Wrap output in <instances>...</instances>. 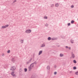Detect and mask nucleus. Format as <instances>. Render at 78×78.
Here are the masks:
<instances>
[{
    "mask_svg": "<svg viewBox=\"0 0 78 78\" xmlns=\"http://www.w3.org/2000/svg\"><path fill=\"white\" fill-rule=\"evenodd\" d=\"M60 56L61 57H62L64 56V55L63 54H61L60 55Z\"/></svg>",
    "mask_w": 78,
    "mask_h": 78,
    "instance_id": "6e6552de",
    "label": "nucleus"
},
{
    "mask_svg": "<svg viewBox=\"0 0 78 78\" xmlns=\"http://www.w3.org/2000/svg\"><path fill=\"white\" fill-rule=\"evenodd\" d=\"M7 53H10V50H9L8 51H7Z\"/></svg>",
    "mask_w": 78,
    "mask_h": 78,
    "instance_id": "f3484780",
    "label": "nucleus"
},
{
    "mask_svg": "<svg viewBox=\"0 0 78 78\" xmlns=\"http://www.w3.org/2000/svg\"><path fill=\"white\" fill-rule=\"evenodd\" d=\"M48 24H46V27H48Z\"/></svg>",
    "mask_w": 78,
    "mask_h": 78,
    "instance_id": "c85d7f7f",
    "label": "nucleus"
},
{
    "mask_svg": "<svg viewBox=\"0 0 78 78\" xmlns=\"http://www.w3.org/2000/svg\"><path fill=\"white\" fill-rule=\"evenodd\" d=\"M45 47V44H43L41 46V47Z\"/></svg>",
    "mask_w": 78,
    "mask_h": 78,
    "instance_id": "ddd939ff",
    "label": "nucleus"
},
{
    "mask_svg": "<svg viewBox=\"0 0 78 78\" xmlns=\"http://www.w3.org/2000/svg\"><path fill=\"white\" fill-rule=\"evenodd\" d=\"M47 69H48V70H49V69H50V66H47Z\"/></svg>",
    "mask_w": 78,
    "mask_h": 78,
    "instance_id": "9d476101",
    "label": "nucleus"
},
{
    "mask_svg": "<svg viewBox=\"0 0 78 78\" xmlns=\"http://www.w3.org/2000/svg\"><path fill=\"white\" fill-rule=\"evenodd\" d=\"M9 26V25H6L5 26H4L2 27V28H7Z\"/></svg>",
    "mask_w": 78,
    "mask_h": 78,
    "instance_id": "7ed1b4c3",
    "label": "nucleus"
},
{
    "mask_svg": "<svg viewBox=\"0 0 78 78\" xmlns=\"http://www.w3.org/2000/svg\"><path fill=\"white\" fill-rule=\"evenodd\" d=\"M31 32V31L30 30H28L26 31V33H30Z\"/></svg>",
    "mask_w": 78,
    "mask_h": 78,
    "instance_id": "20e7f679",
    "label": "nucleus"
},
{
    "mask_svg": "<svg viewBox=\"0 0 78 78\" xmlns=\"http://www.w3.org/2000/svg\"><path fill=\"white\" fill-rule=\"evenodd\" d=\"M16 69V67H15V66H13L11 68L10 70H15Z\"/></svg>",
    "mask_w": 78,
    "mask_h": 78,
    "instance_id": "f03ea898",
    "label": "nucleus"
},
{
    "mask_svg": "<svg viewBox=\"0 0 78 78\" xmlns=\"http://www.w3.org/2000/svg\"><path fill=\"white\" fill-rule=\"evenodd\" d=\"M28 62H27V64H28Z\"/></svg>",
    "mask_w": 78,
    "mask_h": 78,
    "instance_id": "7c9ffc66",
    "label": "nucleus"
},
{
    "mask_svg": "<svg viewBox=\"0 0 78 78\" xmlns=\"http://www.w3.org/2000/svg\"><path fill=\"white\" fill-rule=\"evenodd\" d=\"M69 48V50H70V49H71L70 47L69 48Z\"/></svg>",
    "mask_w": 78,
    "mask_h": 78,
    "instance_id": "cd10ccee",
    "label": "nucleus"
},
{
    "mask_svg": "<svg viewBox=\"0 0 78 78\" xmlns=\"http://www.w3.org/2000/svg\"><path fill=\"white\" fill-rule=\"evenodd\" d=\"M73 62L75 64H76V60H74Z\"/></svg>",
    "mask_w": 78,
    "mask_h": 78,
    "instance_id": "9b49d317",
    "label": "nucleus"
},
{
    "mask_svg": "<svg viewBox=\"0 0 78 78\" xmlns=\"http://www.w3.org/2000/svg\"><path fill=\"white\" fill-rule=\"evenodd\" d=\"M56 39H57V38H52V40H56Z\"/></svg>",
    "mask_w": 78,
    "mask_h": 78,
    "instance_id": "f8f14e48",
    "label": "nucleus"
},
{
    "mask_svg": "<svg viewBox=\"0 0 78 78\" xmlns=\"http://www.w3.org/2000/svg\"><path fill=\"white\" fill-rule=\"evenodd\" d=\"M75 74H76V75H78V72L75 73Z\"/></svg>",
    "mask_w": 78,
    "mask_h": 78,
    "instance_id": "6ab92c4d",
    "label": "nucleus"
},
{
    "mask_svg": "<svg viewBox=\"0 0 78 78\" xmlns=\"http://www.w3.org/2000/svg\"><path fill=\"white\" fill-rule=\"evenodd\" d=\"M73 7H74V6H73V5H72L71 6V8H73Z\"/></svg>",
    "mask_w": 78,
    "mask_h": 78,
    "instance_id": "4be33fe9",
    "label": "nucleus"
},
{
    "mask_svg": "<svg viewBox=\"0 0 78 78\" xmlns=\"http://www.w3.org/2000/svg\"><path fill=\"white\" fill-rule=\"evenodd\" d=\"M76 69V67H73V69Z\"/></svg>",
    "mask_w": 78,
    "mask_h": 78,
    "instance_id": "412c9836",
    "label": "nucleus"
},
{
    "mask_svg": "<svg viewBox=\"0 0 78 78\" xmlns=\"http://www.w3.org/2000/svg\"><path fill=\"white\" fill-rule=\"evenodd\" d=\"M59 6V4H55V6H56V7H58V6Z\"/></svg>",
    "mask_w": 78,
    "mask_h": 78,
    "instance_id": "1a4fd4ad",
    "label": "nucleus"
},
{
    "mask_svg": "<svg viewBox=\"0 0 78 78\" xmlns=\"http://www.w3.org/2000/svg\"><path fill=\"white\" fill-rule=\"evenodd\" d=\"M54 6V5H53V4L51 6V7H53V6Z\"/></svg>",
    "mask_w": 78,
    "mask_h": 78,
    "instance_id": "bb28decb",
    "label": "nucleus"
},
{
    "mask_svg": "<svg viewBox=\"0 0 78 78\" xmlns=\"http://www.w3.org/2000/svg\"><path fill=\"white\" fill-rule=\"evenodd\" d=\"M48 40H50V39H51V38H50V37H49L48 38Z\"/></svg>",
    "mask_w": 78,
    "mask_h": 78,
    "instance_id": "a211bd4d",
    "label": "nucleus"
},
{
    "mask_svg": "<svg viewBox=\"0 0 78 78\" xmlns=\"http://www.w3.org/2000/svg\"><path fill=\"white\" fill-rule=\"evenodd\" d=\"M24 71H25V72H27V69L25 68L24 69Z\"/></svg>",
    "mask_w": 78,
    "mask_h": 78,
    "instance_id": "4468645a",
    "label": "nucleus"
},
{
    "mask_svg": "<svg viewBox=\"0 0 78 78\" xmlns=\"http://www.w3.org/2000/svg\"><path fill=\"white\" fill-rule=\"evenodd\" d=\"M66 48H68V47L66 46Z\"/></svg>",
    "mask_w": 78,
    "mask_h": 78,
    "instance_id": "c756f323",
    "label": "nucleus"
},
{
    "mask_svg": "<svg viewBox=\"0 0 78 78\" xmlns=\"http://www.w3.org/2000/svg\"><path fill=\"white\" fill-rule=\"evenodd\" d=\"M68 26H70V23H69L68 24Z\"/></svg>",
    "mask_w": 78,
    "mask_h": 78,
    "instance_id": "5701e85b",
    "label": "nucleus"
},
{
    "mask_svg": "<svg viewBox=\"0 0 78 78\" xmlns=\"http://www.w3.org/2000/svg\"><path fill=\"white\" fill-rule=\"evenodd\" d=\"M56 73H57L56 72H55L54 73V74L55 75H56Z\"/></svg>",
    "mask_w": 78,
    "mask_h": 78,
    "instance_id": "b1692460",
    "label": "nucleus"
},
{
    "mask_svg": "<svg viewBox=\"0 0 78 78\" xmlns=\"http://www.w3.org/2000/svg\"><path fill=\"white\" fill-rule=\"evenodd\" d=\"M71 43H73V40H71Z\"/></svg>",
    "mask_w": 78,
    "mask_h": 78,
    "instance_id": "2eb2a0df",
    "label": "nucleus"
},
{
    "mask_svg": "<svg viewBox=\"0 0 78 78\" xmlns=\"http://www.w3.org/2000/svg\"><path fill=\"white\" fill-rule=\"evenodd\" d=\"M14 72L13 71L11 73V75L13 76H16V75L14 74Z\"/></svg>",
    "mask_w": 78,
    "mask_h": 78,
    "instance_id": "39448f33",
    "label": "nucleus"
},
{
    "mask_svg": "<svg viewBox=\"0 0 78 78\" xmlns=\"http://www.w3.org/2000/svg\"><path fill=\"white\" fill-rule=\"evenodd\" d=\"M71 23H74V21H73V20H72V21H71Z\"/></svg>",
    "mask_w": 78,
    "mask_h": 78,
    "instance_id": "aec40b11",
    "label": "nucleus"
},
{
    "mask_svg": "<svg viewBox=\"0 0 78 78\" xmlns=\"http://www.w3.org/2000/svg\"><path fill=\"white\" fill-rule=\"evenodd\" d=\"M5 55V54L4 53L2 54V56H3Z\"/></svg>",
    "mask_w": 78,
    "mask_h": 78,
    "instance_id": "393cba45",
    "label": "nucleus"
},
{
    "mask_svg": "<svg viewBox=\"0 0 78 78\" xmlns=\"http://www.w3.org/2000/svg\"><path fill=\"white\" fill-rule=\"evenodd\" d=\"M42 52V51H40L39 52V55H41V54Z\"/></svg>",
    "mask_w": 78,
    "mask_h": 78,
    "instance_id": "0eeeda50",
    "label": "nucleus"
},
{
    "mask_svg": "<svg viewBox=\"0 0 78 78\" xmlns=\"http://www.w3.org/2000/svg\"><path fill=\"white\" fill-rule=\"evenodd\" d=\"M16 2V0H15V2Z\"/></svg>",
    "mask_w": 78,
    "mask_h": 78,
    "instance_id": "2f4dec72",
    "label": "nucleus"
},
{
    "mask_svg": "<svg viewBox=\"0 0 78 78\" xmlns=\"http://www.w3.org/2000/svg\"><path fill=\"white\" fill-rule=\"evenodd\" d=\"M44 19H47V16H44Z\"/></svg>",
    "mask_w": 78,
    "mask_h": 78,
    "instance_id": "dca6fc26",
    "label": "nucleus"
},
{
    "mask_svg": "<svg viewBox=\"0 0 78 78\" xmlns=\"http://www.w3.org/2000/svg\"><path fill=\"white\" fill-rule=\"evenodd\" d=\"M72 57L73 58H75V55L73 54H72Z\"/></svg>",
    "mask_w": 78,
    "mask_h": 78,
    "instance_id": "423d86ee",
    "label": "nucleus"
},
{
    "mask_svg": "<svg viewBox=\"0 0 78 78\" xmlns=\"http://www.w3.org/2000/svg\"><path fill=\"white\" fill-rule=\"evenodd\" d=\"M23 40H22L21 41V43H23Z\"/></svg>",
    "mask_w": 78,
    "mask_h": 78,
    "instance_id": "a878e982",
    "label": "nucleus"
},
{
    "mask_svg": "<svg viewBox=\"0 0 78 78\" xmlns=\"http://www.w3.org/2000/svg\"><path fill=\"white\" fill-rule=\"evenodd\" d=\"M33 67H34V64H32L30 65V67L29 68V70H31V69H32Z\"/></svg>",
    "mask_w": 78,
    "mask_h": 78,
    "instance_id": "f257e3e1",
    "label": "nucleus"
}]
</instances>
